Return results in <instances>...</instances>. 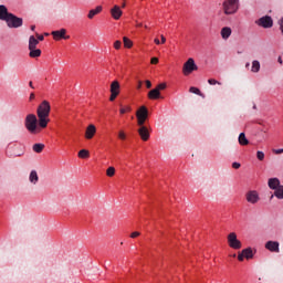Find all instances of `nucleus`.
I'll return each mask as SVG.
<instances>
[{
    "label": "nucleus",
    "instance_id": "obj_1",
    "mask_svg": "<svg viewBox=\"0 0 283 283\" xmlns=\"http://www.w3.org/2000/svg\"><path fill=\"white\" fill-rule=\"evenodd\" d=\"M0 21H4L10 29L23 27V18H19L8 11V7L0 4Z\"/></svg>",
    "mask_w": 283,
    "mask_h": 283
},
{
    "label": "nucleus",
    "instance_id": "obj_2",
    "mask_svg": "<svg viewBox=\"0 0 283 283\" xmlns=\"http://www.w3.org/2000/svg\"><path fill=\"white\" fill-rule=\"evenodd\" d=\"M52 111V106L50 102L43 101L36 109V115L39 118V127L45 129L48 127V123H50V112Z\"/></svg>",
    "mask_w": 283,
    "mask_h": 283
},
{
    "label": "nucleus",
    "instance_id": "obj_3",
    "mask_svg": "<svg viewBox=\"0 0 283 283\" xmlns=\"http://www.w3.org/2000/svg\"><path fill=\"white\" fill-rule=\"evenodd\" d=\"M24 127L29 134H39L41 129H39V119L36 118V115L34 114L27 115L24 119Z\"/></svg>",
    "mask_w": 283,
    "mask_h": 283
},
{
    "label": "nucleus",
    "instance_id": "obj_4",
    "mask_svg": "<svg viewBox=\"0 0 283 283\" xmlns=\"http://www.w3.org/2000/svg\"><path fill=\"white\" fill-rule=\"evenodd\" d=\"M240 8V0H224L223 12L224 14H235Z\"/></svg>",
    "mask_w": 283,
    "mask_h": 283
},
{
    "label": "nucleus",
    "instance_id": "obj_5",
    "mask_svg": "<svg viewBox=\"0 0 283 283\" xmlns=\"http://www.w3.org/2000/svg\"><path fill=\"white\" fill-rule=\"evenodd\" d=\"M192 72H198V65L196 64L193 57H189L182 66V74L185 76H189V74Z\"/></svg>",
    "mask_w": 283,
    "mask_h": 283
},
{
    "label": "nucleus",
    "instance_id": "obj_6",
    "mask_svg": "<svg viewBox=\"0 0 283 283\" xmlns=\"http://www.w3.org/2000/svg\"><path fill=\"white\" fill-rule=\"evenodd\" d=\"M136 118L138 127H143L147 118H149V111L147 109L146 106L139 107V109L136 112Z\"/></svg>",
    "mask_w": 283,
    "mask_h": 283
},
{
    "label": "nucleus",
    "instance_id": "obj_7",
    "mask_svg": "<svg viewBox=\"0 0 283 283\" xmlns=\"http://www.w3.org/2000/svg\"><path fill=\"white\" fill-rule=\"evenodd\" d=\"M228 244L230 249H242V242L238 240V234H235V232H231L230 234H228Z\"/></svg>",
    "mask_w": 283,
    "mask_h": 283
},
{
    "label": "nucleus",
    "instance_id": "obj_8",
    "mask_svg": "<svg viewBox=\"0 0 283 283\" xmlns=\"http://www.w3.org/2000/svg\"><path fill=\"white\" fill-rule=\"evenodd\" d=\"M118 94H120V83L118 81H114L111 84V97L109 101L114 102L118 97Z\"/></svg>",
    "mask_w": 283,
    "mask_h": 283
},
{
    "label": "nucleus",
    "instance_id": "obj_9",
    "mask_svg": "<svg viewBox=\"0 0 283 283\" xmlns=\"http://www.w3.org/2000/svg\"><path fill=\"white\" fill-rule=\"evenodd\" d=\"M245 199L250 205H258L260 202V195L255 190H250L245 193Z\"/></svg>",
    "mask_w": 283,
    "mask_h": 283
},
{
    "label": "nucleus",
    "instance_id": "obj_10",
    "mask_svg": "<svg viewBox=\"0 0 283 283\" xmlns=\"http://www.w3.org/2000/svg\"><path fill=\"white\" fill-rule=\"evenodd\" d=\"M256 25L265 29L273 28V19L269 15L262 17L256 21Z\"/></svg>",
    "mask_w": 283,
    "mask_h": 283
},
{
    "label": "nucleus",
    "instance_id": "obj_11",
    "mask_svg": "<svg viewBox=\"0 0 283 283\" xmlns=\"http://www.w3.org/2000/svg\"><path fill=\"white\" fill-rule=\"evenodd\" d=\"M244 258H245V260L253 259V250L251 248L244 249L241 251V253H239V255H238L239 262H243Z\"/></svg>",
    "mask_w": 283,
    "mask_h": 283
},
{
    "label": "nucleus",
    "instance_id": "obj_12",
    "mask_svg": "<svg viewBox=\"0 0 283 283\" xmlns=\"http://www.w3.org/2000/svg\"><path fill=\"white\" fill-rule=\"evenodd\" d=\"M54 41H61V39H70V35H65L67 34V30L65 29H61V30H57V31H52L51 32Z\"/></svg>",
    "mask_w": 283,
    "mask_h": 283
},
{
    "label": "nucleus",
    "instance_id": "obj_13",
    "mask_svg": "<svg viewBox=\"0 0 283 283\" xmlns=\"http://www.w3.org/2000/svg\"><path fill=\"white\" fill-rule=\"evenodd\" d=\"M137 133L140 136L142 140H144V142L149 140V137H150L149 128H147V126H145V124L139 126V128L137 129Z\"/></svg>",
    "mask_w": 283,
    "mask_h": 283
},
{
    "label": "nucleus",
    "instance_id": "obj_14",
    "mask_svg": "<svg viewBox=\"0 0 283 283\" xmlns=\"http://www.w3.org/2000/svg\"><path fill=\"white\" fill-rule=\"evenodd\" d=\"M265 249L272 253H280V242L277 241H268L265 243Z\"/></svg>",
    "mask_w": 283,
    "mask_h": 283
},
{
    "label": "nucleus",
    "instance_id": "obj_15",
    "mask_svg": "<svg viewBox=\"0 0 283 283\" xmlns=\"http://www.w3.org/2000/svg\"><path fill=\"white\" fill-rule=\"evenodd\" d=\"M95 135L96 126H94V124L88 125L85 132V138H87V140H92V138H94Z\"/></svg>",
    "mask_w": 283,
    "mask_h": 283
},
{
    "label": "nucleus",
    "instance_id": "obj_16",
    "mask_svg": "<svg viewBox=\"0 0 283 283\" xmlns=\"http://www.w3.org/2000/svg\"><path fill=\"white\" fill-rule=\"evenodd\" d=\"M111 14H112L113 19H115V21H118V19H120V17H123V10H120V7L115 4L111 9Z\"/></svg>",
    "mask_w": 283,
    "mask_h": 283
},
{
    "label": "nucleus",
    "instance_id": "obj_17",
    "mask_svg": "<svg viewBox=\"0 0 283 283\" xmlns=\"http://www.w3.org/2000/svg\"><path fill=\"white\" fill-rule=\"evenodd\" d=\"M268 185L270 189H273V190H276L279 187H282V185H280V179L277 178H270L268 181Z\"/></svg>",
    "mask_w": 283,
    "mask_h": 283
},
{
    "label": "nucleus",
    "instance_id": "obj_18",
    "mask_svg": "<svg viewBox=\"0 0 283 283\" xmlns=\"http://www.w3.org/2000/svg\"><path fill=\"white\" fill-rule=\"evenodd\" d=\"M148 98H150V101H158V98H160V92L157 88L149 91Z\"/></svg>",
    "mask_w": 283,
    "mask_h": 283
},
{
    "label": "nucleus",
    "instance_id": "obj_19",
    "mask_svg": "<svg viewBox=\"0 0 283 283\" xmlns=\"http://www.w3.org/2000/svg\"><path fill=\"white\" fill-rule=\"evenodd\" d=\"M29 182H31V185H36L39 182V174L36 172V170H32L30 172Z\"/></svg>",
    "mask_w": 283,
    "mask_h": 283
},
{
    "label": "nucleus",
    "instance_id": "obj_20",
    "mask_svg": "<svg viewBox=\"0 0 283 283\" xmlns=\"http://www.w3.org/2000/svg\"><path fill=\"white\" fill-rule=\"evenodd\" d=\"M277 198L279 200H283V186H279L274 190V195L271 196V200H273V197Z\"/></svg>",
    "mask_w": 283,
    "mask_h": 283
},
{
    "label": "nucleus",
    "instance_id": "obj_21",
    "mask_svg": "<svg viewBox=\"0 0 283 283\" xmlns=\"http://www.w3.org/2000/svg\"><path fill=\"white\" fill-rule=\"evenodd\" d=\"M39 45V40L34 38V35H31L29 38V50H34Z\"/></svg>",
    "mask_w": 283,
    "mask_h": 283
},
{
    "label": "nucleus",
    "instance_id": "obj_22",
    "mask_svg": "<svg viewBox=\"0 0 283 283\" xmlns=\"http://www.w3.org/2000/svg\"><path fill=\"white\" fill-rule=\"evenodd\" d=\"M221 36H222V39H224L227 41V39H229V36H231V28H229V27L222 28Z\"/></svg>",
    "mask_w": 283,
    "mask_h": 283
},
{
    "label": "nucleus",
    "instance_id": "obj_23",
    "mask_svg": "<svg viewBox=\"0 0 283 283\" xmlns=\"http://www.w3.org/2000/svg\"><path fill=\"white\" fill-rule=\"evenodd\" d=\"M30 53L29 56L31 59H39L41 56V50L40 49H29Z\"/></svg>",
    "mask_w": 283,
    "mask_h": 283
},
{
    "label": "nucleus",
    "instance_id": "obj_24",
    "mask_svg": "<svg viewBox=\"0 0 283 283\" xmlns=\"http://www.w3.org/2000/svg\"><path fill=\"white\" fill-rule=\"evenodd\" d=\"M103 10V7L98 6L96 7V9H93L88 12V19H94V17H96V14L101 13Z\"/></svg>",
    "mask_w": 283,
    "mask_h": 283
},
{
    "label": "nucleus",
    "instance_id": "obj_25",
    "mask_svg": "<svg viewBox=\"0 0 283 283\" xmlns=\"http://www.w3.org/2000/svg\"><path fill=\"white\" fill-rule=\"evenodd\" d=\"M239 145L243 147L249 145V139H247V135L244 133H240L239 135Z\"/></svg>",
    "mask_w": 283,
    "mask_h": 283
},
{
    "label": "nucleus",
    "instance_id": "obj_26",
    "mask_svg": "<svg viewBox=\"0 0 283 283\" xmlns=\"http://www.w3.org/2000/svg\"><path fill=\"white\" fill-rule=\"evenodd\" d=\"M43 149H45V145H43V144H34L33 145V151H35V154H41V151H43Z\"/></svg>",
    "mask_w": 283,
    "mask_h": 283
},
{
    "label": "nucleus",
    "instance_id": "obj_27",
    "mask_svg": "<svg viewBox=\"0 0 283 283\" xmlns=\"http://www.w3.org/2000/svg\"><path fill=\"white\" fill-rule=\"evenodd\" d=\"M251 72H254V73L260 72V61L254 60V61L252 62Z\"/></svg>",
    "mask_w": 283,
    "mask_h": 283
},
{
    "label": "nucleus",
    "instance_id": "obj_28",
    "mask_svg": "<svg viewBox=\"0 0 283 283\" xmlns=\"http://www.w3.org/2000/svg\"><path fill=\"white\" fill-rule=\"evenodd\" d=\"M78 158H90V150L87 149H82L77 154Z\"/></svg>",
    "mask_w": 283,
    "mask_h": 283
},
{
    "label": "nucleus",
    "instance_id": "obj_29",
    "mask_svg": "<svg viewBox=\"0 0 283 283\" xmlns=\"http://www.w3.org/2000/svg\"><path fill=\"white\" fill-rule=\"evenodd\" d=\"M123 42H124V48H132V45H134V43L132 42V40H129L127 36L123 38Z\"/></svg>",
    "mask_w": 283,
    "mask_h": 283
},
{
    "label": "nucleus",
    "instance_id": "obj_30",
    "mask_svg": "<svg viewBox=\"0 0 283 283\" xmlns=\"http://www.w3.org/2000/svg\"><path fill=\"white\" fill-rule=\"evenodd\" d=\"M189 92L191 93V94H197V96H202V93L199 91V88L198 87H196V86H191L190 88H189Z\"/></svg>",
    "mask_w": 283,
    "mask_h": 283
},
{
    "label": "nucleus",
    "instance_id": "obj_31",
    "mask_svg": "<svg viewBox=\"0 0 283 283\" xmlns=\"http://www.w3.org/2000/svg\"><path fill=\"white\" fill-rule=\"evenodd\" d=\"M115 174H116V168H114V167H109L106 170V176H108V178H112Z\"/></svg>",
    "mask_w": 283,
    "mask_h": 283
},
{
    "label": "nucleus",
    "instance_id": "obj_32",
    "mask_svg": "<svg viewBox=\"0 0 283 283\" xmlns=\"http://www.w3.org/2000/svg\"><path fill=\"white\" fill-rule=\"evenodd\" d=\"M158 92H161L163 90H167V84L165 83H160L156 86V88Z\"/></svg>",
    "mask_w": 283,
    "mask_h": 283
},
{
    "label": "nucleus",
    "instance_id": "obj_33",
    "mask_svg": "<svg viewBox=\"0 0 283 283\" xmlns=\"http://www.w3.org/2000/svg\"><path fill=\"white\" fill-rule=\"evenodd\" d=\"M127 112H132V106L122 107L119 109V114H127Z\"/></svg>",
    "mask_w": 283,
    "mask_h": 283
},
{
    "label": "nucleus",
    "instance_id": "obj_34",
    "mask_svg": "<svg viewBox=\"0 0 283 283\" xmlns=\"http://www.w3.org/2000/svg\"><path fill=\"white\" fill-rule=\"evenodd\" d=\"M256 158H258V160H264V151L258 150L256 151Z\"/></svg>",
    "mask_w": 283,
    "mask_h": 283
},
{
    "label": "nucleus",
    "instance_id": "obj_35",
    "mask_svg": "<svg viewBox=\"0 0 283 283\" xmlns=\"http://www.w3.org/2000/svg\"><path fill=\"white\" fill-rule=\"evenodd\" d=\"M208 83H209V85H222V83L218 82V81L214 80V78H209V80H208Z\"/></svg>",
    "mask_w": 283,
    "mask_h": 283
},
{
    "label": "nucleus",
    "instance_id": "obj_36",
    "mask_svg": "<svg viewBox=\"0 0 283 283\" xmlns=\"http://www.w3.org/2000/svg\"><path fill=\"white\" fill-rule=\"evenodd\" d=\"M123 45V42H120V40H117L114 42V49L115 50H120V46Z\"/></svg>",
    "mask_w": 283,
    "mask_h": 283
},
{
    "label": "nucleus",
    "instance_id": "obj_37",
    "mask_svg": "<svg viewBox=\"0 0 283 283\" xmlns=\"http://www.w3.org/2000/svg\"><path fill=\"white\" fill-rule=\"evenodd\" d=\"M118 138H119L120 140H125V139L127 138V135L125 134V132L119 130V133H118Z\"/></svg>",
    "mask_w": 283,
    "mask_h": 283
},
{
    "label": "nucleus",
    "instance_id": "obj_38",
    "mask_svg": "<svg viewBox=\"0 0 283 283\" xmlns=\"http://www.w3.org/2000/svg\"><path fill=\"white\" fill-rule=\"evenodd\" d=\"M240 167H242V165L240 163H238V161L232 163L233 169H240Z\"/></svg>",
    "mask_w": 283,
    "mask_h": 283
},
{
    "label": "nucleus",
    "instance_id": "obj_39",
    "mask_svg": "<svg viewBox=\"0 0 283 283\" xmlns=\"http://www.w3.org/2000/svg\"><path fill=\"white\" fill-rule=\"evenodd\" d=\"M150 63L151 65H158V57H151Z\"/></svg>",
    "mask_w": 283,
    "mask_h": 283
},
{
    "label": "nucleus",
    "instance_id": "obj_40",
    "mask_svg": "<svg viewBox=\"0 0 283 283\" xmlns=\"http://www.w3.org/2000/svg\"><path fill=\"white\" fill-rule=\"evenodd\" d=\"M36 40H38V41H44V40H45V36H43V35H41V34L36 33Z\"/></svg>",
    "mask_w": 283,
    "mask_h": 283
},
{
    "label": "nucleus",
    "instance_id": "obj_41",
    "mask_svg": "<svg viewBox=\"0 0 283 283\" xmlns=\"http://www.w3.org/2000/svg\"><path fill=\"white\" fill-rule=\"evenodd\" d=\"M273 154H276V155L283 154V148L274 149Z\"/></svg>",
    "mask_w": 283,
    "mask_h": 283
},
{
    "label": "nucleus",
    "instance_id": "obj_42",
    "mask_svg": "<svg viewBox=\"0 0 283 283\" xmlns=\"http://www.w3.org/2000/svg\"><path fill=\"white\" fill-rule=\"evenodd\" d=\"M146 87L147 90H151V81L149 80L146 81Z\"/></svg>",
    "mask_w": 283,
    "mask_h": 283
},
{
    "label": "nucleus",
    "instance_id": "obj_43",
    "mask_svg": "<svg viewBox=\"0 0 283 283\" xmlns=\"http://www.w3.org/2000/svg\"><path fill=\"white\" fill-rule=\"evenodd\" d=\"M138 235H140V232H133L130 234V238H138Z\"/></svg>",
    "mask_w": 283,
    "mask_h": 283
},
{
    "label": "nucleus",
    "instance_id": "obj_44",
    "mask_svg": "<svg viewBox=\"0 0 283 283\" xmlns=\"http://www.w3.org/2000/svg\"><path fill=\"white\" fill-rule=\"evenodd\" d=\"M161 39V43H167V38H165V35H160Z\"/></svg>",
    "mask_w": 283,
    "mask_h": 283
},
{
    "label": "nucleus",
    "instance_id": "obj_45",
    "mask_svg": "<svg viewBox=\"0 0 283 283\" xmlns=\"http://www.w3.org/2000/svg\"><path fill=\"white\" fill-rule=\"evenodd\" d=\"M34 98H35L34 93H31L30 96H29V101H34Z\"/></svg>",
    "mask_w": 283,
    "mask_h": 283
},
{
    "label": "nucleus",
    "instance_id": "obj_46",
    "mask_svg": "<svg viewBox=\"0 0 283 283\" xmlns=\"http://www.w3.org/2000/svg\"><path fill=\"white\" fill-rule=\"evenodd\" d=\"M140 87H143V81L138 82L137 90H140Z\"/></svg>",
    "mask_w": 283,
    "mask_h": 283
},
{
    "label": "nucleus",
    "instance_id": "obj_47",
    "mask_svg": "<svg viewBox=\"0 0 283 283\" xmlns=\"http://www.w3.org/2000/svg\"><path fill=\"white\" fill-rule=\"evenodd\" d=\"M154 42L156 43V45H160V40H158V38H156Z\"/></svg>",
    "mask_w": 283,
    "mask_h": 283
},
{
    "label": "nucleus",
    "instance_id": "obj_48",
    "mask_svg": "<svg viewBox=\"0 0 283 283\" xmlns=\"http://www.w3.org/2000/svg\"><path fill=\"white\" fill-rule=\"evenodd\" d=\"M279 25H280V28H282V25H283V18H281V19L279 20Z\"/></svg>",
    "mask_w": 283,
    "mask_h": 283
},
{
    "label": "nucleus",
    "instance_id": "obj_49",
    "mask_svg": "<svg viewBox=\"0 0 283 283\" xmlns=\"http://www.w3.org/2000/svg\"><path fill=\"white\" fill-rule=\"evenodd\" d=\"M29 87H31L32 90H34V85L32 84V81L29 82Z\"/></svg>",
    "mask_w": 283,
    "mask_h": 283
},
{
    "label": "nucleus",
    "instance_id": "obj_50",
    "mask_svg": "<svg viewBox=\"0 0 283 283\" xmlns=\"http://www.w3.org/2000/svg\"><path fill=\"white\" fill-rule=\"evenodd\" d=\"M137 28H143V23L142 22H137Z\"/></svg>",
    "mask_w": 283,
    "mask_h": 283
},
{
    "label": "nucleus",
    "instance_id": "obj_51",
    "mask_svg": "<svg viewBox=\"0 0 283 283\" xmlns=\"http://www.w3.org/2000/svg\"><path fill=\"white\" fill-rule=\"evenodd\" d=\"M31 30L34 32V30H36V25H31Z\"/></svg>",
    "mask_w": 283,
    "mask_h": 283
},
{
    "label": "nucleus",
    "instance_id": "obj_52",
    "mask_svg": "<svg viewBox=\"0 0 283 283\" xmlns=\"http://www.w3.org/2000/svg\"><path fill=\"white\" fill-rule=\"evenodd\" d=\"M277 61H279L280 65H282V56H279Z\"/></svg>",
    "mask_w": 283,
    "mask_h": 283
},
{
    "label": "nucleus",
    "instance_id": "obj_53",
    "mask_svg": "<svg viewBox=\"0 0 283 283\" xmlns=\"http://www.w3.org/2000/svg\"><path fill=\"white\" fill-rule=\"evenodd\" d=\"M280 30H281V32H282V34H283V24L280 27Z\"/></svg>",
    "mask_w": 283,
    "mask_h": 283
},
{
    "label": "nucleus",
    "instance_id": "obj_54",
    "mask_svg": "<svg viewBox=\"0 0 283 283\" xmlns=\"http://www.w3.org/2000/svg\"><path fill=\"white\" fill-rule=\"evenodd\" d=\"M125 6H126L125 2H123V3H122V8H125Z\"/></svg>",
    "mask_w": 283,
    "mask_h": 283
},
{
    "label": "nucleus",
    "instance_id": "obj_55",
    "mask_svg": "<svg viewBox=\"0 0 283 283\" xmlns=\"http://www.w3.org/2000/svg\"><path fill=\"white\" fill-rule=\"evenodd\" d=\"M18 156H23V153L19 154Z\"/></svg>",
    "mask_w": 283,
    "mask_h": 283
}]
</instances>
